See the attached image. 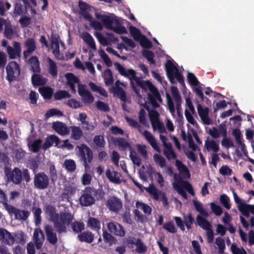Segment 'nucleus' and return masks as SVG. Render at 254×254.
Listing matches in <instances>:
<instances>
[{
    "mask_svg": "<svg viewBox=\"0 0 254 254\" xmlns=\"http://www.w3.org/2000/svg\"><path fill=\"white\" fill-rule=\"evenodd\" d=\"M45 211L54 224V228L59 234L66 233L67 226L70 225L72 231L75 233H82L85 228L83 222L75 221L72 222L74 219L73 215L68 211L56 213V208L52 205H47Z\"/></svg>",
    "mask_w": 254,
    "mask_h": 254,
    "instance_id": "1",
    "label": "nucleus"
},
{
    "mask_svg": "<svg viewBox=\"0 0 254 254\" xmlns=\"http://www.w3.org/2000/svg\"><path fill=\"white\" fill-rule=\"evenodd\" d=\"M114 65L121 75L129 79L131 88L136 94H139V89L135 85L133 81H135L136 84L142 89L146 90V88H148L152 93L153 95L148 94V99L154 108H157L159 106V104L156 100L162 101L161 95L157 88L150 81L142 80L140 77L136 76V72L134 70L132 69L126 70L123 65L118 63H115Z\"/></svg>",
    "mask_w": 254,
    "mask_h": 254,
    "instance_id": "2",
    "label": "nucleus"
},
{
    "mask_svg": "<svg viewBox=\"0 0 254 254\" xmlns=\"http://www.w3.org/2000/svg\"><path fill=\"white\" fill-rule=\"evenodd\" d=\"M104 196L105 192L102 189H96L92 187H86L82 190L79 197V204L81 206H90L95 203V197L97 200H102Z\"/></svg>",
    "mask_w": 254,
    "mask_h": 254,
    "instance_id": "3",
    "label": "nucleus"
},
{
    "mask_svg": "<svg viewBox=\"0 0 254 254\" xmlns=\"http://www.w3.org/2000/svg\"><path fill=\"white\" fill-rule=\"evenodd\" d=\"M76 148L78 149L76 154L79 159V161L83 163L85 171L87 172L90 169L89 164L91 163L93 159L92 150L84 143L77 146Z\"/></svg>",
    "mask_w": 254,
    "mask_h": 254,
    "instance_id": "4",
    "label": "nucleus"
},
{
    "mask_svg": "<svg viewBox=\"0 0 254 254\" xmlns=\"http://www.w3.org/2000/svg\"><path fill=\"white\" fill-rule=\"evenodd\" d=\"M166 74L171 84L176 83V79L183 86H185L184 78L179 69L175 66L170 60L167 61L165 64Z\"/></svg>",
    "mask_w": 254,
    "mask_h": 254,
    "instance_id": "5",
    "label": "nucleus"
},
{
    "mask_svg": "<svg viewBox=\"0 0 254 254\" xmlns=\"http://www.w3.org/2000/svg\"><path fill=\"white\" fill-rule=\"evenodd\" d=\"M50 179L43 172H38L34 175L33 184L34 188L38 190H45L49 186Z\"/></svg>",
    "mask_w": 254,
    "mask_h": 254,
    "instance_id": "6",
    "label": "nucleus"
},
{
    "mask_svg": "<svg viewBox=\"0 0 254 254\" xmlns=\"http://www.w3.org/2000/svg\"><path fill=\"white\" fill-rule=\"evenodd\" d=\"M95 16L97 19L102 21L104 26L108 29L112 30L114 24L115 25H120L119 19L114 14L107 15L96 13Z\"/></svg>",
    "mask_w": 254,
    "mask_h": 254,
    "instance_id": "7",
    "label": "nucleus"
},
{
    "mask_svg": "<svg viewBox=\"0 0 254 254\" xmlns=\"http://www.w3.org/2000/svg\"><path fill=\"white\" fill-rule=\"evenodd\" d=\"M6 72V80L9 82L15 80L20 74V68L19 64L15 61L10 62L5 67Z\"/></svg>",
    "mask_w": 254,
    "mask_h": 254,
    "instance_id": "8",
    "label": "nucleus"
},
{
    "mask_svg": "<svg viewBox=\"0 0 254 254\" xmlns=\"http://www.w3.org/2000/svg\"><path fill=\"white\" fill-rule=\"evenodd\" d=\"M5 175L8 181L14 185H18L22 183V171L18 167H15L11 171L6 172Z\"/></svg>",
    "mask_w": 254,
    "mask_h": 254,
    "instance_id": "9",
    "label": "nucleus"
},
{
    "mask_svg": "<svg viewBox=\"0 0 254 254\" xmlns=\"http://www.w3.org/2000/svg\"><path fill=\"white\" fill-rule=\"evenodd\" d=\"M106 205L111 211L118 212L122 207L123 203L121 199L113 196L107 200Z\"/></svg>",
    "mask_w": 254,
    "mask_h": 254,
    "instance_id": "10",
    "label": "nucleus"
},
{
    "mask_svg": "<svg viewBox=\"0 0 254 254\" xmlns=\"http://www.w3.org/2000/svg\"><path fill=\"white\" fill-rule=\"evenodd\" d=\"M78 92L79 95L81 97L82 101L84 104H90L93 102V96L90 92V91L86 89L85 85H78Z\"/></svg>",
    "mask_w": 254,
    "mask_h": 254,
    "instance_id": "11",
    "label": "nucleus"
},
{
    "mask_svg": "<svg viewBox=\"0 0 254 254\" xmlns=\"http://www.w3.org/2000/svg\"><path fill=\"white\" fill-rule=\"evenodd\" d=\"M198 114L202 123L206 125L212 124V120L209 117V109L208 107L203 108L200 104L197 105Z\"/></svg>",
    "mask_w": 254,
    "mask_h": 254,
    "instance_id": "12",
    "label": "nucleus"
},
{
    "mask_svg": "<svg viewBox=\"0 0 254 254\" xmlns=\"http://www.w3.org/2000/svg\"><path fill=\"white\" fill-rule=\"evenodd\" d=\"M109 231L116 236L123 237L126 232L122 225L116 222H109L107 224Z\"/></svg>",
    "mask_w": 254,
    "mask_h": 254,
    "instance_id": "13",
    "label": "nucleus"
},
{
    "mask_svg": "<svg viewBox=\"0 0 254 254\" xmlns=\"http://www.w3.org/2000/svg\"><path fill=\"white\" fill-rule=\"evenodd\" d=\"M239 209L245 216H250V212L254 215V205H250L246 203H242L239 206ZM251 227H254V217L251 218Z\"/></svg>",
    "mask_w": 254,
    "mask_h": 254,
    "instance_id": "14",
    "label": "nucleus"
},
{
    "mask_svg": "<svg viewBox=\"0 0 254 254\" xmlns=\"http://www.w3.org/2000/svg\"><path fill=\"white\" fill-rule=\"evenodd\" d=\"M0 240L9 246H12L15 242L14 237L11 233L3 228H0Z\"/></svg>",
    "mask_w": 254,
    "mask_h": 254,
    "instance_id": "15",
    "label": "nucleus"
},
{
    "mask_svg": "<svg viewBox=\"0 0 254 254\" xmlns=\"http://www.w3.org/2000/svg\"><path fill=\"white\" fill-rule=\"evenodd\" d=\"M24 46L27 50L23 52V58L26 60L36 50V41L34 38H28L24 42Z\"/></svg>",
    "mask_w": 254,
    "mask_h": 254,
    "instance_id": "16",
    "label": "nucleus"
},
{
    "mask_svg": "<svg viewBox=\"0 0 254 254\" xmlns=\"http://www.w3.org/2000/svg\"><path fill=\"white\" fill-rule=\"evenodd\" d=\"M13 48L10 46L7 47V53L10 59H15L17 57L20 58L21 56V49L20 43L15 41L13 43Z\"/></svg>",
    "mask_w": 254,
    "mask_h": 254,
    "instance_id": "17",
    "label": "nucleus"
},
{
    "mask_svg": "<svg viewBox=\"0 0 254 254\" xmlns=\"http://www.w3.org/2000/svg\"><path fill=\"white\" fill-rule=\"evenodd\" d=\"M52 127L61 135H66L70 131L69 128L64 123L60 121L54 122L52 124Z\"/></svg>",
    "mask_w": 254,
    "mask_h": 254,
    "instance_id": "18",
    "label": "nucleus"
},
{
    "mask_svg": "<svg viewBox=\"0 0 254 254\" xmlns=\"http://www.w3.org/2000/svg\"><path fill=\"white\" fill-rule=\"evenodd\" d=\"M111 140L115 145L118 146L121 151H125L127 148L130 151L132 149L128 141L123 137H112Z\"/></svg>",
    "mask_w": 254,
    "mask_h": 254,
    "instance_id": "19",
    "label": "nucleus"
},
{
    "mask_svg": "<svg viewBox=\"0 0 254 254\" xmlns=\"http://www.w3.org/2000/svg\"><path fill=\"white\" fill-rule=\"evenodd\" d=\"M171 90L173 98L176 103V110L178 116L182 115V99L178 89L176 86H172L171 87Z\"/></svg>",
    "mask_w": 254,
    "mask_h": 254,
    "instance_id": "20",
    "label": "nucleus"
},
{
    "mask_svg": "<svg viewBox=\"0 0 254 254\" xmlns=\"http://www.w3.org/2000/svg\"><path fill=\"white\" fill-rule=\"evenodd\" d=\"M61 140L56 135H51L45 138L44 143L42 145V148L44 151L49 148L55 143V146H58Z\"/></svg>",
    "mask_w": 254,
    "mask_h": 254,
    "instance_id": "21",
    "label": "nucleus"
},
{
    "mask_svg": "<svg viewBox=\"0 0 254 254\" xmlns=\"http://www.w3.org/2000/svg\"><path fill=\"white\" fill-rule=\"evenodd\" d=\"M45 231L49 243L53 245H56L58 242V238L57 234L54 232L52 226L46 225L45 227Z\"/></svg>",
    "mask_w": 254,
    "mask_h": 254,
    "instance_id": "22",
    "label": "nucleus"
},
{
    "mask_svg": "<svg viewBox=\"0 0 254 254\" xmlns=\"http://www.w3.org/2000/svg\"><path fill=\"white\" fill-rule=\"evenodd\" d=\"M143 135L151 147L156 151L160 152L161 149L155 137L147 130H145Z\"/></svg>",
    "mask_w": 254,
    "mask_h": 254,
    "instance_id": "23",
    "label": "nucleus"
},
{
    "mask_svg": "<svg viewBox=\"0 0 254 254\" xmlns=\"http://www.w3.org/2000/svg\"><path fill=\"white\" fill-rule=\"evenodd\" d=\"M34 243L37 249H40L42 246L44 239V235L40 229H36L33 234Z\"/></svg>",
    "mask_w": 254,
    "mask_h": 254,
    "instance_id": "24",
    "label": "nucleus"
},
{
    "mask_svg": "<svg viewBox=\"0 0 254 254\" xmlns=\"http://www.w3.org/2000/svg\"><path fill=\"white\" fill-rule=\"evenodd\" d=\"M65 77L66 79V84L70 87L71 90L73 92H76L75 84L79 82V78L74 74L71 72L67 73L65 74Z\"/></svg>",
    "mask_w": 254,
    "mask_h": 254,
    "instance_id": "25",
    "label": "nucleus"
},
{
    "mask_svg": "<svg viewBox=\"0 0 254 254\" xmlns=\"http://www.w3.org/2000/svg\"><path fill=\"white\" fill-rule=\"evenodd\" d=\"M174 179L178 181V183L180 184L187 190L191 195L194 194V191L191 185L188 181H184L180 175L175 174Z\"/></svg>",
    "mask_w": 254,
    "mask_h": 254,
    "instance_id": "26",
    "label": "nucleus"
},
{
    "mask_svg": "<svg viewBox=\"0 0 254 254\" xmlns=\"http://www.w3.org/2000/svg\"><path fill=\"white\" fill-rule=\"evenodd\" d=\"M94 238V234L89 231H84L77 236V239L80 242L89 244L92 243Z\"/></svg>",
    "mask_w": 254,
    "mask_h": 254,
    "instance_id": "27",
    "label": "nucleus"
},
{
    "mask_svg": "<svg viewBox=\"0 0 254 254\" xmlns=\"http://www.w3.org/2000/svg\"><path fill=\"white\" fill-rule=\"evenodd\" d=\"M106 175L107 178L111 182L117 184H120L121 182V181L120 180V173L114 170L111 171L109 169H108L106 172Z\"/></svg>",
    "mask_w": 254,
    "mask_h": 254,
    "instance_id": "28",
    "label": "nucleus"
},
{
    "mask_svg": "<svg viewBox=\"0 0 254 254\" xmlns=\"http://www.w3.org/2000/svg\"><path fill=\"white\" fill-rule=\"evenodd\" d=\"M110 91L124 103L127 101L126 93L122 87H112L111 88Z\"/></svg>",
    "mask_w": 254,
    "mask_h": 254,
    "instance_id": "29",
    "label": "nucleus"
},
{
    "mask_svg": "<svg viewBox=\"0 0 254 254\" xmlns=\"http://www.w3.org/2000/svg\"><path fill=\"white\" fill-rule=\"evenodd\" d=\"M39 73H34L31 76V82L34 86L44 85L47 82V79Z\"/></svg>",
    "mask_w": 254,
    "mask_h": 254,
    "instance_id": "30",
    "label": "nucleus"
},
{
    "mask_svg": "<svg viewBox=\"0 0 254 254\" xmlns=\"http://www.w3.org/2000/svg\"><path fill=\"white\" fill-rule=\"evenodd\" d=\"M69 128L71 131L70 139L79 140L83 136V131L79 127L72 126Z\"/></svg>",
    "mask_w": 254,
    "mask_h": 254,
    "instance_id": "31",
    "label": "nucleus"
},
{
    "mask_svg": "<svg viewBox=\"0 0 254 254\" xmlns=\"http://www.w3.org/2000/svg\"><path fill=\"white\" fill-rule=\"evenodd\" d=\"M48 62V70L49 73L53 77L56 78L58 76V68L56 63L50 58L47 59Z\"/></svg>",
    "mask_w": 254,
    "mask_h": 254,
    "instance_id": "32",
    "label": "nucleus"
},
{
    "mask_svg": "<svg viewBox=\"0 0 254 254\" xmlns=\"http://www.w3.org/2000/svg\"><path fill=\"white\" fill-rule=\"evenodd\" d=\"M87 226L92 230L99 232L101 228V223L98 219L90 217L87 220Z\"/></svg>",
    "mask_w": 254,
    "mask_h": 254,
    "instance_id": "33",
    "label": "nucleus"
},
{
    "mask_svg": "<svg viewBox=\"0 0 254 254\" xmlns=\"http://www.w3.org/2000/svg\"><path fill=\"white\" fill-rule=\"evenodd\" d=\"M29 64H30V69L33 72L40 73V63L36 56L31 57L29 60Z\"/></svg>",
    "mask_w": 254,
    "mask_h": 254,
    "instance_id": "34",
    "label": "nucleus"
},
{
    "mask_svg": "<svg viewBox=\"0 0 254 254\" xmlns=\"http://www.w3.org/2000/svg\"><path fill=\"white\" fill-rule=\"evenodd\" d=\"M163 154L169 160L171 159H175L177 157L170 142H168L167 146L164 147Z\"/></svg>",
    "mask_w": 254,
    "mask_h": 254,
    "instance_id": "35",
    "label": "nucleus"
},
{
    "mask_svg": "<svg viewBox=\"0 0 254 254\" xmlns=\"http://www.w3.org/2000/svg\"><path fill=\"white\" fill-rule=\"evenodd\" d=\"M38 90L44 99H50L53 95V89L51 87H40Z\"/></svg>",
    "mask_w": 254,
    "mask_h": 254,
    "instance_id": "36",
    "label": "nucleus"
},
{
    "mask_svg": "<svg viewBox=\"0 0 254 254\" xmlns=\"http://www.w3.org/2000/svg\"><path fill=\"white\" fill-rule=\"evenodd\" d=\"M175 165L181 174L188 177H190V173L188 168L182 163L181 161L176 160L175 162Z\"/></svg>",
    "mask_w": 254,
    "mask_h": 254,
    "instance_id": "37",
    "label": "nucleus"
},
{
    "mask_svg": "<svg viewBox=\"0 0 254 254\" xmlns=\"http://www.w3.org/2000/svg\"><path fill=\"white\" fill-rule=\"evenodd\" d=\"M192 202L196 211L198 212L204 217H207L209 216L208 213L204 209L203 205L201 202L198 201L197 200L195 199L192 200Z\"/></svg>",
    "mask_w": 254,
    "mask_h": 254,
    "instance_id": "38",
    "label": "nucleus"
},
{
    "mask_svg": "<svg viewBox=\"0 0 254 254\" xmlns=\"http://www.w3.org/2000/svg\"><path fill=\"white\" fill-rule=\"evenodd\" d=\"M83 40L90 48L94 50H96L95 41L90 34L85 32L83 35Z\"/></svg>",
    "mask_w": 254,
    "mask_h": 254,
    "instance_id": "39",
    "label": "nucleus"
},
{
    "mask_svg": "<svg viewBox=\"0 0 254 254\" xmlns=\"http://www.w3.org/2000/svg\"><path fill=\"white\" fill-rule=\"evenodd\" d=\"M5 209L7 211L8 213L11 215L12 214L14 215L15 218H20V215L18 216V213L20 212V209L17 208L16 207L9 204L8 202L6 203H4L3 205Z\"/></svg>",
    "mask_w": 254,
    "mask_h": 254,
    "instance_id": "40",
    "label": "nucleus"
},
{
    "mask_svg": "<svg viewBox=\"0 0 254 254\" xmlns=\"http://www.w3.org/2000/svg\"><path fill=\"white\" fill-rule=\"evenodd\" d=\"M104 79L105 84L107 86L112 85L114 83V78L112 70L106 69L104 71Z\"/></svg>",
    "mask_w": 254,
    "mask_h": 254,
    "instance_id": "41",
    "label": "nucleus"
},
{
    "mask_svg": "<svg viewBox=\"0 0 254 254\" xmlns=\"http://www.w3.org/2000/svg\"><path fill=\"white\" fill-rule=\"evenodd\" d=\"M93 141L97 148L102 149L105 147L106 142L104 136L101 135H96L94 136Z\"/></svg>",
    "mask_w": 254,
    "mask_h": 254,
    "instance_id": "42",
    "label": "nucleus"
},
{
    "mask_svg": "<svg viewBox=\"0 0 254 254\" xmlns=\"http://www.w3.org/2000/svg\"><path fill=\"white\" fill-rule=\"evenodd\" d=\"M142 55L146 59L150 64H155V61L154 59L155 55L152 51L149 50H143Z\"/></svg>",
    "mask_w": 254,
    "mask_h": 254,
    "instance_id": "43",
    "label": "nucleus"
},
{
    "mask_svg": "<svg viewBox=\"0 0 254 254\" xmlns=\"http://www.w3.org/2000/svg\"><path fill=\"white\" fill-rule=\"evenodd\" d=\"M79 7L81 11L82 15L87 19H90L92 16L86 11L89 8V5L86 2L83 1H79Z\"/></svg>",
    "mask_w": 254,
    "mask_h": 254,
    "instance_id": "44",
    "label": "nucleus"
},
{
    "mask_svg": "<svg viewBox=\"0 0 254 254\" xmlns=\"http://www.w3.org/2000/svg\"><path fill=\"white\" fill-rule=\"evenodd\" d=\"M71 95L65 90H59L57 91L54 95L55 100H60L65 98H69Z\"/></svg>",
    "mask_w": 254,
    "mask_h": 254,
    "instance_id": "45",
    "label": "nucleus"
},
{
    "mask_svg": "<svg viewBox=\"0 0 254 254\" xmlns=\"http://www.w3.org/2000/svg\"><path fill=\"white\" fill-rule=\"evenodd\" d=\"M135 206L137 208H140L146 215H150L152 212V208L147 204L141 202L136 201Z\"/></svg>",
    "mask_w": 254,
    "mask_h": 254,
    "instance_id": "46",
    "label": "nucleus"
},
{
    "mask_svg": "<svg viewBox=\"0 0 254 254\" xmlns=\"http://www.w3.org/2000/svg\"><path fill=\"white\" fill-rule=\"evenodd\" d=\"M65 168L69 172L74 171L76 168L75 162L72 159H66L64 163Z\"/></svg>",
    "mask_w": 254,
    "mask_h": 254,
    "instance_id": "47",
    "label": "nucleus"
},
{
    "mask_svg": "<svg viewBox=\"0 0 254 254\" xmlns=\"http://www.w3.org/2000/svg\"><path fill=\"white\" fill-rule=\"evenodd\" d=\"M3 34L4 36L8 39L10 40L13 38L14 36V31L13 30L12 25L10 23L5 24Z\"/></svg>",
    "mask_w": 254,
    "mask_h": 254,
    "instance_id": "48",
    "label": "nucleus"
},
{
    "mask_svg": "<svg viewBox=\"0 0 254 254\" xmlns=\"http://www.w3.org/2000/svg\"><path fill=\"white\" fill-rule=\"evenodd\" d=\"M129 29L131 36L135 41H138L140 39L142 35L139 29L133 26H130Z\"/></svg>",
    "mask_w": 254,
    "mask_h": 254,
    "instance_id": "49",
    "label": "nucleus"
},
{
    "mask_svg": "<svg viewBox=\"0 0 254 254\" xmlns=\"http://www.w3.org/2000/svg\"><path fill=\"white\" fill-rule=\"evenodd\" d=\"M54 116L61 117L63 116V113L61 111L56 108H52L48 110L45 115L46 119H48Z\"/></svg>",
    "mask_w": 254,
    "mask_h": 254,
    "instance_id": "50",
    "label": "nucleus"
},
{
    "mask_svg": "<svg viewBox=\"0 0 254 254\" xmlns=\"http://www.w3.org/2000/svg\"><path fill=\"white\" fill-rule=\"evenodd\" d=\"M215 243L218 246V253L219 254H223L225 249L224 240L221 237H217L215 239Z\"/></svg>",
    "mask_w": 254,
    "mask_h": 254,
    "instance_id": "51",
    "label": "nucleus"
},
{
    "mask_svg": "<svg viewBox=\"0 0 254 254\" xmlns=\"http://www.w3.org/2000/svg\"><path fill=\"white\" fill-rule=\"evenodd\" d=\"M32 210L33 211L34 216L35 218V223L36 225H39L41 223V214L42 213V210L39 207H33Z\"/></svg>",
    "mask_w": 254,
    "mask_h": 254,
    "instance_id": "52",
    "label": "nucleus"
},
{
    "mask_svg": "<svg viewBox=\"0 0 254 254\" xmlns=\"http://www.w3.org/2000/svg\"><path fill=\"white\" fill-rule=\"evenodd\" d=\"M205 145L208 150L210 148L214 152H217L219 150V145L213 140L210 141L207 140Z\"/></svg>",
    "mask_w": 254,
    "mask_h": 254,
    "instance_id": "53",
    "label": "nucleus"
},
{
    "mask_svg": "<svg viewBox=\"0 0 254 254\" xmlns=\"http://www.w3.org/2000/svg\"><path fill=\"white\" fill-rule=\"evenodd\" d=\"M15 241L23 245L25 243V235L22 231H18L14 233Z\"/></svg>",
    "mask_w": 254,
    "mask_h": 254,
    "instance_id": "54",
    "label": "nucleus"
},
{
    "mask_svg": "<svg viewBox=\"0 0 254 254\" xmlns=\"http://www.w3.org/2000/svg\"><path fill=\"white\" fill-rule=\"evenodd\" d=\"M49 166V175L51 180L54 182L57 180V171L56 169L55 166L53 163H49L48 164Z\"/></svg>",
    "mask_w": 254,
    "mask_h": 254,
    "instance_id": "55",
    "label": "nucleus"
},
{
    "mask_svg": "<svg viewBox=\"0 0 254 254\" xmlns=\"http://www.w3.org/2000/svg\"><path fill=\"white\" fill-rule=\"evenodd\" d=\"M162 227L164 230L171 233H175L177 231L173 221H169L164 223Z\"/></svg>",
    "mask_w": 254,
    "mask_h": 254,
    "instance_id": "56",
    "label": "nucleus"
},
{
    "mask_svg": "<svg viewBox=\"0 0 254 254\" xmlns=\"http://www.w3.org/2000/svg\"><path fill=\"white\" fill-rule=\"evenodd\" d=\"M129 157L134 164L136 165L138 167L140 166L141 163V159L136 155L135 151L132 149L130 151Z\"/></svg>",
    "mask_w": 254,
    "mask_h": 254,
    "instance_id": "57",
    "label": "nucleus"
},
{
    "mask_svg": "<svg viewBox=\"0 0 254 254\" xmlns=\"http://www.w3.org/2000/svg\"><path fill=\"white\" fill-rule=\"evenodd\" d=\"M42 140L40 138L35 140L31 144L32 151L34 153H37L42 148Z\"/></svg>",
    "mask_w": 254,
    "mask_h": 254,
    "instance_id": "58",
    "label": "nucleus"
},
{
    "mask_svg": "<svg viewBox=\"0 0 254 254\" xmlns=\"http://www.w3.org/2000/svg\"><path fill=\"white\" fill-rule=\"evenodd\" d=\"M94 35L99 42L103 46H106L109 45V43L108 39L105 37L100 32H95Z\"/></svg>",
    "mask_w": 254,
    "mask_h": 254,
    "instance_id": "59",
    "label": "nucleus"
},
{
    "mask_svg": "<svg viewBox=\"0 0 254 254\" xmlns=\"http://www.w3.org/2000/svg\"><path fill=\"white\" fill-rule=\"evenodd\" d=\"M187 79L188 82L193 86H198L199 84L197 78L194 75V74L191 72H188L187 75Z\"/></svg>",
    "mask_w": 254,
    "mask_h": 254,
    "instance_id": "60",
    "label": "nucleus"
},
{
    "mask_svg": "<svg viewBox=\"0 0 254 254\" xmlns=\"http://www.w3.org/2000/svg\"><path fill=\"white\" fill-rule=\"evenodd\" d=\"M135 246H136V250L140 254L144 253L147 250L145 245L141 242L140 239H137L136 241Z\"/></svg>",
    "mask_w": 254,
    "mask_h": 254,
    "instance_id": "61",
    "label": "nucleus"
},
{
    "mask_svg": "<svg viewBox=\"0 0 254 254\" xmlns=\"http://www.w3.org/2000/svg\"><path fill=\"white\" fill-rule=\"evenodd\" d=\"M220 200L221 204L226 209H229L231 208V205L230 204V199L226 194H221L220 195Z\"/></svg>",
    "mask_w": 254,
    "mask_h": 254,
    "instance_id": "62",
    "label": "nucleus"
},
{
    "mask_svg": "<svg viewBox=\"0 0 254 254\" xmlns=\"http://www.w3.org/2000/svg\"><path fill=\"white\" fill-rule=\"evenodd\" d=\"M177 182L173 184V187L177 191V192L180 194L184 198H187V194L184 190L183 189V186L180 184L178 183V181H176Z\"/></svg>",
    "mask_w": 254,
    "mask_h": 254,
    "instance_id": "63",
    "label": "nucleus"
},
{
    "mask_svg": "<svg viewBox=\"0 0 254 254\" xmlns=\"http://www.w3.org/2000/svg\"><path fill=\"white\" fill-rule=\"evenodd\" d=\"M153 158L155 162L156 163L159 164L161 167L163 168L166 166V160L161 155L158 154H155L154 155Z\"/></svg>",
    "mask_w": 254,
    "mask_h": 254,
    "instance_id": "64",
    "label": "nucleus"
}]
</instances>
